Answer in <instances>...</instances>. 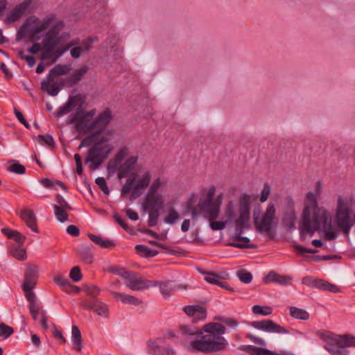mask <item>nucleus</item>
Returning <instances> with one entry per match:
<instances>
[{
  "mask_svg": "<svg viewBox=\"0 0 355 355\" xmlns=\"http://www.w3.org/2000/svg\"><path fill=\"white\" fill-rule=\"evenodd\" d=\"M110 293L117 300H121L124 304H133L135 306H138L142 303L141 300L135 297V296L127 295L125 293H117L114 291H111Z\"/></svg>",
  "mask_w": 355,
  "mask_h": 355,
  "instance_id": "nucleus-24",
  "label": "nucleus"
},
{
  "mask_svg": "<svg viewBox=\"0 0 355 355\" xmlns=\"http://www.w3.org/2000/svg\"><path fill=\"white\" fill-rule=\"evenodd\" d=\"M70 278L75 282H79L82 279V274L79 266H74L69 272Z\"/></svg>",
  "mask_w": 355,
  "mask_h": 355,
  "instance_id": "nucleus-49",
  "label": "nucleus"
},
{
  "mask_svg": "<svg viewBox=\"0 0 355 355\" xmlns=\"http://www.w3.org/2000/svg\"><path fill=\"white\" fill-rule=\"evenodd\" d=\"M42 183L44 187H48V188L53 187L55 186H58L65 191L67 189V187L65 184H64L62 182L58 181V180L55 181V182H53L51 180H49L48 178H44L42 180Z\"/></svg>",
  "mask_w": 355,
  "mask_h": 355,
  "instance_id": "nucleus-47",
  "label": "nucleus"
},
{
  "mask_svg": "<svg viewBox=\"0 0 355 355\" xmlns=\"http://www.w3.org/2000/svg\"><path fill=\"white\" fill-rule=\"evenodd\" d=\"M38 273L39 269L36 264H28L25 272L24 283L23 285L35 287L37 284Z\"/></svg>",
  "mask_w": 355,
  "mask_h": 355,
  "instance_id": "nucleus-20",
  "label": "nucleus"
},
{
  "mask_svg": "<svg viewBox=\"0 0 355 355\" xmlns=\"http://www.w3.org/2000/svg\"><path fill=\"white\" fill-rule=\"evenodd\" d=\"M113 146L103 140L96 141L89 149L87 156L85 159L86 163H89V169L95 171L107 158L109 154L112 151Z\"/></svg>",
  "mask_w": 355,
  "mask_h": 355,
  "instance_id": "nucleus-10",
  "label": "nucleus"
},
{
  "mask_svg": "<svg viewBox=\"0 0 355 355\" xmlns=\"http://www.w3.org/2000/svg\"><path fill=\"white\" fill-rule=\"evenodd\" d=\"M300 229L302 235L309 234L311 236L322 229L328 241H333L338 236L332 227L331 215L326 209L318 206L316 197L312 192L306 194Z\"/></svg>",
  "mask_w": 355,
  "mask_h": 355,
  "instance_id": "nucleus-4",
  "label": "nucleus"
},
{
  "mask_svg": "<svg viewBox=\"0 0 355 355\" xmlns=\"http://www.w3.org/2000/svg\"><path fill=\"white\" fill-rule=\"evenodd\" d=\"M14 333V329L5 323H0V337L7 339Z\"/></svg>",
  "mask_w": 355,
  "mask_h": 355,
  "instance_id": "nucleus-43",
  "label": "nucleus"
},
{
  "mask_svg": "<svg viewBox=\"0 0 355 355\" xmlns=\"http://www.w3.org/2000/svg\"><path fill=\"white\" fill-rule=\"evenodd\" d=\"M71 341L73 345V349L80 352L83 348V340L80 329L76 325L71 328Z\"/></svg>",
  "mask_w": 355,
  "mask_h": 355,
  "instance_id": "nucleus-25",
  "label": "nucleus"
},
{
  "mask_svg": "<svg viewBox=\"0 0 355 355\" xmlns=\"http://www.w3.org/2000/svg\"><path fill=\"white\" fill-rule=\"evenodd\" d=\"M71 69V65L56 64L51 69L48 74L47 79L41 83V89L52 96H55L64 86L71 87L78 83L88 71V67L83 66L74 71L73 74L66 78H58L60 76L67 74Z\"/></svg>",
  "mask_w": 355,
  "mask_h": 355,
  "instance_id": "nucleus-5",
  "label": "nucleus"
},
{
  "mask_svg": "<svg viewBox=\"0 0 355 355\" xmlns=\"http://www.w3.org/2000/svg\"><path fill=\"white\" fill-rule=\"evenodd\" d=\"M55 218L61 223L68 220V209L59 207H53Z\"/></svg>",
  "mask_w": 355,
  "mask_h": 355,
  "instance_id": "nucleus-37",
  "label": "nucleus"
},
{
  "mask_svg": "<svg viewBox=\"0 0 355 355\" xmlns=\"http://www.w3.org/2000/svg\"><path fill=\"white\" fill-rule=\"evenodd\" d=\"M80 305L85 309L92 310L100 316L107 318L109 315L107 305L99 299L84 300Z\"/></svg>",
  "mask_w": 355,
  "mask_h": 355,
  "instance_id": "nucleus-13",
  "label": "nucleus"
},
{
  "mask_svg": "<svg viewBox=\"0 0 355 355\" xmlns=\"http://www.w3.org/2000/svg\"><path fill=\"white\" fill-rule=\"evenodd\" d=\"M270 193V187L268 183H265L261 193L260 201L263 202L267 200Z\"/></svg>",
  "mask_w": 355,
  "mask_h": 355,
  "instance_id": "nucleus-54",
  "label": "nucleus"
},
{
  "mask_svg": "<svg viewBox=\"0 0 355 355\" xmlns=\"http://www.w3.org/2000/svg\"><path fill=\"white\" fill-rule=\"evenodd\" d=\"M237 276L241 280V282L245 284L250 283L252 279V275L251 274V272L243 269L238 271Z\"/></svg>",
  "mask_w": 355,
  "mask_h": 355,
  "instance_id": "nucleus-46",
  "label": "nucleus"
},
{
  "mask_svg": "<svg viewBox=\"0 0 355 355\" xmlns=\"http://www.w3.org/2000/svg\"><path fill=\"white\" fill-rule=\"evenodd\" d=\"M10 253L19 261H24L27 258L26 250L20 246H13L10 250Z\"/></svg>",
  "mask_w": 355,
  "mask_h": 355,
  "instance_id": "nucleus-35",
  "label": "nucleus"
},
{
  "mask_svg": "<svg viewBox=\"0 0 355 355\" xmlns=\"http://www.w3.org/2000/svg\"><path fill=\"white\" fill-rule=\"evenodd\" d=\"M135 177L128 178L125 183L123 184L121 189V196H125V194L130 193L132 190L134 191V187L136 184L135 183Z\"/></svg>",
  "mask_w": 355,
  "mask_h": 355,
  "instance_id": "nucleus-42",
  "label": "nucleus"
},
{
  "mask_svg": "<svg viewBox=\"0 0 355 355\" xmlns=\"http://www.w3.org/2000/svg\"><path fill=\"white\" fill-rule=\"evenodd\" d=\"M129 149L127 147L121 148L114 157L110 159L107 164V171L114 174L117 171L119 179L128 175L135 168L138 161V156H131L122 162L123 159L128 155Z\"/></svg>",
  "mask_w": 355,
  "mask_h": 355,
  "instance_id": "nucleus-7",
  "label": "nucleus"
},
{
  "mask_svg": "<svg viewBox=\"0 0 355 355\" xmlns=\"http://www.w3.org/2000/svg\"><path fill=\"white\" fill-rule=\"evenodd\" d=\"M164 205V197L159 193H146L143 207L146 210H160Z\"/></svg>",
  "mask_w": 355,
  "mask_h": 355,
  "instance_id": "nucleus-15",
  "label": "nucleus"
},
{
  "mask_svg": "<svg viewBox=\"0 0 355 355\" xmlns=\"http://www.w3.org/2000/svg\"><path fill=\"white\" fill-rule=\"evenodd\" d=\"M180 331L187 349L191 352L207 354L220 352L228 344L223 336L225 327L220 323H208L202 329L191 325H180Z\"/></svg>",
  "mask_w": 355,
  "mask_h": 355,
  "instance_id": "nucleus-3",
  "label": "nucleus"
},
{
  "mask_svg": "<svg viewBox=\"0 0 355 355\" xmlns=\"http://www.w3.org/2000/svg\"><path fill=\"white\" fill-rule=\"evenodd\" d=\"M159 288L162 295L166 297L171 295L177 286L172 281H166L159 284Z\"/></svg>",
  "mask_w": 355,
  "mask_h": 355,
  "instance_id": "nucleus-33",
  "label": "nucleus"
},
{
  "mask_svg": "<svg viewBox=\"0 0 355 355\" xmlns=\"http://www.w3.org/2000/svg\"><path fill=\"white\" fill-rule=\"evenodd\" d=\"M88 236L94 243L101 246V248H112L115 246V243L113 241L110 239H105L101 236L89 234Z\"/></svg>",
  "mask_w": 355,
  "mask_h": 355,
  "instance_id": "nucleus-26",
  "label": "nucleus"
},
{
  "mask_svg": "<svg viewBox=\"0 0 355 355\" xmlns=\"http://www.w3.org/2000/svg\"><path fill=\"white\" fill-rule=\"evenodd\" d=\"M183 310L187 315L193 317V322L204 320L207 316L206 309L200 305L186 306Z\"/></svg>",
  "mask_w": 355,
  "mask_h": 355,
  "instance_id": "nucleus-18",
  "label": "nucleus"
},
{
  "mask_svg": "<svg viewBox=\"0 0 355 355\" xmlns=\"http://www.w3.org/2000/svg\"><path fill=\"white\" fill-rule=\"evenodd\" d=\"M218 320L227 326L233 329H236L239 326V322L232 318L220 317L218 318Z\"/></svg>",
  "mask_w": 355,
  "mask_h": 355,
  "instance_id": "nucleus-53",
  "label": "nucleus"
},
{
  "mask_svg": "<svg viewBox=\"0 0 355 355\" xmlns=\"http://www.w3.org/2000/svg\"><path fill=\"white\" fill-rule=\"evenodd\" d=\"M203 274H205V280L208 283L215 284L217 286H223L222 282L220 280L221 278H225L228 275L225 272L223 273V275H219L214 272H203Z\"/></svg>",
  "mask_w": 355,
  "mask_h": 355,
  "instance_id": "nucleus-31",
  "label": "nucleus"
},
{
  "mask_svg": "<svg viewBox=\"0 0 355 355\" xmlns=\"http://www.w3.org/2000/svg\"><path fill=\"white\" fill-rule=\"evenodd\" d=\"M295 248L296 249L297 253L300 254H303L305 252L315 254L318 252V250L315 249L306 248L300 245H295Z\"/></svg>",
  "mask_w": 355,
  "mask_h": 355,
  "instance_id": "nucleus-59",
  "label": "nucleus"
},
{
  "mask_svg": "<svg viewBox=\"0 0 355 355\" xmlns=\"http://www.w3.org/2000/svg\"><path fill=\"white\" fill-rule=\"evenodd\" d=\"M114 218L115 221L121 227H122L124 230H128V226L127 223L125 222V220L121 218V216L119 214H117V213L114 214Z\"/></svg>",
  "mask_w": 355,
  "mask_h": 355,
  "instance_id": "nucleus-61",
  "label": "nucleus"
},
{
  "mask_svg": "<svg viewBox=\"0 0 355 355\" xmlns=\"http://www.w3.org/2000/svg\"><path fill=\"white\" fill-rule=\"evenodd\" d=\"M95 115V110L85 112L83 106H79L74 113L69 116L66 122L68 125L75 123V128L80 133H96V125L94 119Z\"/></svg>",
  "mask_w": 355,
  "mask_h": 355,
  "instance_id": "nucleus-9",
  "label": "nucleus"
},
{
  "mask_svg": "<svg viewBox=\"0 0 355 355\" xmlns=\"http://www.w3.org/2000/svg\"><path fill=\"white\" fill-rule=\"evenodd\" d=\"M165 184H166V181H164V180H161V178H157L153 180V182L152 184L150 185L147 193H158L157 191H158L159 189L160 188V187Z\"/></svg>",
  "mask_w": 355,
  "mask_h": 355,
  "instance_id": "nucleus-44",
  "label": "nucleus"
},
{
  "mask_svg": "<svg viewBox=\"0 0 355 355\" xmlns=\"http://www.w3.org/2000/svg\"><path fill=\"white\" fill-rule=\"evenodd\" d=\"M31 38L39 40V35L46 31V33L41 44L34 43L28 51L31 54L37 53L41 49L42 60H50V64L55 63L58 59L67 52L71 47L78 44V41H72L64 46L70 37L69 33L60 31L64 26L63 20L57 19L55 15L50 14L43 19L33 17L31 19Z\"/></svg>",
  "mask_w": 355,
  "mask_h": 355,
  "instance_id": "nucleus-2",
  "label": "nucleus"
},
{
  "mask_svg": "<svg viewBox=\"0 0 355 355\" xmlns=\"http://www.w3.org/2000/svg\"><path fill=\"white\" fill-rule=\"evenodd\" d=\"M135 177L128 178L125 183L123 184L121 189V196H125V194L130 193L132 190L134 191V187L136 184L135 183Z\"/></svg>",
  "mask_w": 355,
  "mask_h": 355,
  "instance_id": "nucleus-41",
  "label": "nucleus"
},
{
  "mask_svg": "<svg viewBox=\"0 0 355 355\" xmlns=\"http://www.w3.org/2000/svg\"><path fill=\"white\" fill-rule=\"evenodd\" d=\"M83 99L80 95L69 96L67 102L59 108L58 116H61L71 112L76 106H83Z\"/></svg>",
  "mask_w": 355,
  "mask_h": 355,
  "instance_id": "nucleus-17",
  "label": "nucleus"
},
{
  "mask_svg": "<svg viewBox=\"0 0 355 355\" xmlns=\"http://www.w3.org/2000/svg\"><path fill=\"white\" fill-rule=\"evenodd\" d=\"M296 220V214L293 208H289L287 210L283 217V224L288 229H293L295 227V223Z\"/></svg>",
  "mask_w": 355,
  "mask_h": 355,
  "instance_id": "nucleus-29",
  "label": "nucleus"
},
{
  "mask_svg": "<svg viewBox=\"0 0 355 355\" xmlns=\"http://www.w3.org/2000/svg\"><path fill=\"white\" fill-rule=\"evenodd\" d=\"M215 191V187L211 186L208 189L206 196L200 199L197 208L188 205V209L191 211L193 218H196L198 214H202L205 218L209 220L210 227L214 231L223 230L227 222L234 220L236 228L232 239L234 241L230 243L228 245L238 248H257V245L248 244L250 239L248 237L241 236L250 220V196L248 194H243L240 198L238 218H236V214L233 203L229 202L225 209V216L227 220L215 221L219 216L223 198L222 194L214 198Z\"/></svg>",
  "mask_w": 355,
  "mask_h": 355,
  "instance_id": "nucleus-1",
  "label": "nucleus"
},
{
  "mask_svg": "<svg viewBox=\"0 0 355 355\" xmlns=\"http://www.w3.org/2000/svg\"><path fill=\"white\" fill-rule=\"evenodd\" d=\"M8 171L16 174L22 175L25 173L26 168L23 165L20 164L18 162L12 161V164L8 166Z\"/></svg>",
  "mask_w": 355,
  "mask_h": 355,
  "instance_id": "nucleus-40",
  "label": "nucleus"
},
{
  "mask_svg": "<svg viewBox=\"0 0 355 355\" xmlns=\"http://www.w3.org/2000/svg\"><path fill=\"white\" fill-rule=\"evenodd\" d=\"M148 211V225L153 227L157 225L160 210H147Z\"/></svg>",
  "mask_w": 355,
  "mask_h": 355,
  "instance_id": "nucleus-45",
  "label": "nucleus"
},
{
  "mask_svg": "<svg viewBox=\"0 0 355 355\" xmlns=\"http://www.w3.org/2000/svg\"><path fill=\"white\" fill-rule=\"evenodd\" d=\"M324 342V348L332 355H343L347 352L346 348L355 347V337L349 335H338L328 331L318 332Z\"/></svg>",
  "mask_w": 355,
  "mask_h": 355,
  "instance_id": "nucleus-6",
  "label": "nucleus"
},
{
  "mask_svg": "<svg viewBox=\"0 0 355 355\" xmlns=\"http://www.w3.org/2000/svg\"><path fill=\"white\" fill-rule=\"evenodd\" d=\"M95 134L96 133H93L92 135H89V136L84 138L81 141V142H80V145L78 146V148H81L83 147H87V146H91L92 144V143H93V139H94V136Z\"/></svg>",
  "mask_w": 355,
  "mask_h": 355,
  "instance_id": "nucleus-60",
  "label": "nucleus"
},
{
  "mask_svg": "<svg viewBox=\"0 0 355 355\" xmlns=\"http://www.w3.org/2000/svg\"><path fill=\"white\" fill-rule=\"evenodd\" d=\"M178 218V213L174 209L172 208L169 210V214L165 218L164 222L167 224H173Z\"/></svg>",
  "mask_w": 355,
  "mask_h": 355,
  "instance_id": "nucleus-51",
  "label": "nucleus"
},
{
  "mask_svg": "<svg viewBox=\"0 0 355 355\" xmlns=\"http://www.w3.org/2000/svg\"><path fill=\"white\" fill-rule=\"evenodd\" d=\"M112 119V112L109 108L105 109L98 117L94 119L96 125V133H101Z\"/></svg>",
  "mask_w": 355,
  "mask_h": 355,
  "instance_id": "nucleus-19",
  "label": "nucleus"
},
{
  "mask_svg": "<svg viewBox=\"0 0 355 355\" xmlns=\"http://www.w3.org/2000/svg\"><path fill=\"white\" fill-rule=\"evenodd\" d=\"M135 249L139 254L146 258L153 257L158 254V251L150 250L144 245H137Z\"/></svg>",
  "mask_w": 355,
  "mask_h": 355,
  "instance_id": "nucleus-34",
  "label": "nucleus"
},
{
  "mask_svg": "<svg viewBox=\"0 0 355 355\" xmlns=\"http://www.w3.org/2000/svg\"><path fill=\"white\" fill-rule=\"evenodd\" d=\"M78 254L82 261L86 263H91L93 261V255L90 248L88 246H82L79 248Z\"/></svg>",
  "mask_w": 355,
  "mask_h": 355,
  "instance_id": "nucleus-32",
  "label": "nucleus"
},
{
  "mask_svg": "<svg viewBox=\"0 0 355 355\" xmlns=\"http://www.w3.org/2000/svg\"><path fill=\"white\" fill-rule=\"evenodd\" d=\"M22 288L26 295V298L29 302V304H34L37 303L36 295L33 291L34 287H31L26 285H23Z\"/></svg>",
  "mask_w": 355,
  "mask_h": 355,
  "instance_id": "nucleus-38",
  "label": "nucleus"
},
{
  "mask_svg": "<svg viewBox=\"0 0 355 355\" xmlns=\"http://www.w3.org/2000/svg\"><path fill=\"white\" fill-rule=\"evenodd\" d=\"M94 42V40L92 38H89L87 40L84 42L82 46H79L82 51V52L87 51L92 48V44Z\"/></svg>",
  "mask_w": 355,
  "mask_h": 355,
  "instance_id": "nucleus-64",
  "label": "nucleus"
},
{
  "mask_svg": "<svg viewBox=\"0 0 355 355\" xmlns=\"http://www.w3.org/2000/svg\"><path fill=\"white\" fill-rule=\"evenodd\" d=\"M14 112H15V114L17 119L19 120V121L21 123H22L26 128H29L30 125H29L28 123L26 121L23 114L16 107L14 108Z\"/></svg>",
  "mask_w": 355,
  "mask_h": 355,
  "instance_id": "nucleus-57",
  "label": "nucleus"
},
{
  "mask_svg": "<svg viewBox=\"0 0 355 355\" xmlns=\"http://www.w3.org/2000/svg\"><path fill=\"white\" fill-rule=\"evenodd\" d=\"M38 137L43 141L49 147L55 146V141L53 137L50 135H39Z\"/></svg>",
  "mask_w": 355,
  "mask_h": 355,
  "instance_id": "nucleus-55",
  "label": "nucleus"
},
{
  "mask_svg": "<svg viewBox=\"0 0 355 355\" xmlns=\"http://www.w3.org/2000/svg\"><path fill=\"white\" fill-rule=\"evenodd\" d=\"M289 315L297 320H308L309 319V313L303 309L295 306H289Z\"/></svg>",
  "mask_w": 355,
  "mask_h": 355,
  "instance_id": "nucleus-30",
  "label": "nucleus"
},
{
  "mask_svg": "<svg viewBox=\"0 0 355 355\" xmlns=\"http://www.w3.org/2000/svg\"><path fill=\"white\" fill-rule=\"evenodd\" d=\"M87 294L92 297V300L98 299L97 295L100 292V288L96 286H92L86 290Z\"/></svg>",
  "mask_w": 355,
  "mask_h": 355,
  "instance_id": "nucleus-58",
  "label": "nucleus"
},
{
  "mask_svg": "<svg viewBox=\"0 0 355 355\" xmlns=\"http://www.w3.org/2000/svg\"><path fill=\"white\" fill-rule=\"evenodd\" d=\"M122 275L126 280V286L132 291H141L157 285L156 282H150L142 277H138L136 273L129 271Z\"/></svg>",
  "mask_w": 355,
  "mask_h": 355,
  "instance_id": "nucleus-11",
  "label": "nucleus"
},
{
  "mask_svg": "<svg viewBox=\"0 0 355 355\" xmlns=\"http://www.w3.org/2000/svg\"><path fill=\"white\" fill-rule=\"evenodd\" d=\"M351 198L338 196L335 213V222L337 228L346 236H349V232L355 223L354 218H351Z\"/></svg>",
  "mask_w": 355,
  "mask_h": 355,
  "instance_id": "nucleus-8",
  "label": "nucleus"
},
{
  "mask_svg": "<svg viewBox=\"0 0 355 355\" xmlns=\"http://www.w3.org/2000/svg\"><path fill=\"white\" fill-rule=\"evenodd\" d=\"M19 217L26 224V225L33 232H39L38 228L37 227V218L34 211L32 209H21L19 214Z\"/></svg>",
  "mask_w": 355,
  "mask_h": 355,
  "instance_id": "nucleus-21",
  "label": "nucleus"
},
{
  "mask_svg": "<svg viewBox=\"0 0 355 355\" xmlns=\"http://www.w3.org/2000/svg\"><path fill=\"white\" fill-rule=\"evenodd\" d=\"M67 232L73 236H77L80 234V230L76 225H70L67 228Z\"/></svg>",
  "mask_w": 355,
  "mask_h": 355,
  "instance_id": "nucleus-63",
  "label": "nucleus"
},
{
  "mask_svg": "<svg viewBox=\"0 0 355 355\" xmlns=\"http://www.w3.org/2000/svg\"><path fill=\"white\" fill-rule=\"evenodd\" d=\"M319 278H313L310 276L304 277L302 279V283L309 287L317 288Z\"/></svg>",
  "mask_w": 355,
  "mask_h": 355,
  "instance_id": "nucleus-50",
  "label": "nucleus"
},
{
  "mask_svg": "<svg viewBox=\"0 0 355 355\" xmlns=\"http://www.w3.org/2000/svg\"><path fill=\"white\" fill-rule=\"evenodd\" d=\"M31 315L34 320H37L38 319L39 313L41 314V311H43L42 307L37 304H29L28 306Z\"/></svg>",
  "mask_w": 355,
  "mask_h": 355,
  "instance_id": "nucleus-48",
  "label": "nucleus"
},
{
  "mask_svg": "<svg viewBox=\"0 0 355 355\" xmlns=\"http://www.w3.org/2000/svg\"><path fill=\"white\" fill-rule=\"evenodd\" d=\"M54 207H62V208H65L68 210L72 209L71 207L69 205V203L60 195H58L57 204L55 205Z\"/></svg>",
  "mask_w": 355,
  "mask_h": 355,
  "instance_id": "nucleus-56",
  "label": "nucleus"
},
{
  "mask_svg": "<svg viewBox=\"0 0 355 355\" xmlns=\"http://www.w3.org/2000/svg\"><path fill=\"white\" fill-rule=\"evenodd\" d=\"M28 25V22H26L23 26H21V27L17 32V40H20L21 38H23L24 37H25L26 35V33H27L26 29H27Z\"/></svg>",
  "mask_w": 355,
  "mask_h": 355,
  "instance_id": "nucleus-62",
  "label": "nucleus"
},
{
  "mask_svg": "<svg viewBox=\"0 0 355 355\" xmlns=\"http://www.w3.org/2000/svg\"><path fill=\"white\" fill-rule=\"evenodd\" d=\"M275 215V205L270 203L268 205L260 224H258L257 220H255V225L258 231L259 232H266L271 239H272V236L270 235V231Z\"/></svg>",
  "mask_w": 355,
  "mask_h": 355,
  "instance_id": "nucleus-12",
  "label": "nucleus"
},
{
  "mask_svg": "<svg viewBox=\"0 0 355 355\" xmlns=\"http://www.w3.org/2000/svg\"><path fill=\"white\" fill-rule=\"evenodd\" d=\"M30 3L31 0H26L14 8L10 13L6 17V22L13 23L20 19L25 12Z\"/></svg>",
  "mask_w": 355,
  "mask_h": 355,
  "instance_id": "nucleus-22",
  "label": "nucleus"
},
{
  "mask_svg": "<svg viewBox=\"0 0 355 355\" xmlns=\"http://www.w3.org/2000/svg\"><path fill=\"white\" fill-rule=\"evenodd\" d=\"M151 175L149 171H146L143 176L139 179L134 187V194L139 196L141 193H137L138 191L146 188L150 182Z\"/></svg>",
  "mask_w": 355,
  "mask_h": 355,
  "instance_id": "nucleus-27",
  "label": "nucleus"
},
{
  "mask_svg": "<svg viewBox=\"0 0 355 355\" xmlns=\"http://www.w3.org/2000/svg\"><path fill=\"white\" fill-rule=\"evenodd\" d=\"M293 278L289 275H282L275 271H270L264 277L265 284L275 283L281 286H288L291 284Z\"/></svg>",
  "mask_w": 355,
  "mask_h": 355,
  "instance_id": "nucleus-16",
  "label": "nucleus"
},
{
  "mask_svg": "<svg viewBox=\"0 0 355 355\" xmlns=\"http://www.w3.org/2000/svg\"><path fill=\"white\" fill-rule=\"evenodd\" d=\"M148 352L152 355H173L175 351L172 348L160 346L156 340H150L147 343Z\"/></svg>",
  "mask_w": 355,
  "mask_h": 355,
  "instance_id": "nucleus-23",
  "label": "nucleus"
},
{
  "mask_svg": "<svg viewBox=\"0 0 355 355\" xmlns=\"http://www.w3.org/2000/svg\"><path fill=\"white\" fill-rule=\"evenodd\" d=\"M252 311L254 314L266 316L272 313V309L269 306H261L260 305H254L252 306Z\"/></svg>",
  "mask_w": 355,
  "mask_h": 355,
  "instance_id": "nucleus-36",
  "label": "nucleus"
},
{
  "mask_svg": "<svg viewBox=\"0 0 355 355\" xmlns=\"http://www.w3.org/2000/svg\"><path fill=\"white\" fill-rule=\"evenodd\" d=\"M95 182L105 195H108L110 193V190L107 186V183L104 178H97L95 180Z\"/></svg>",
  "mask_w": 355,
  "mask_h": 355,
  "instance_id": "nucleus-52",
  "label": "nucleus"
},
{
  "mask_svg": "<svg viewBox=\"0 0 355 355\" xmlns=\"http://www.w3.org/2000/svg\"><path fill=\"white\" fill-rule=\"evenodd\" d=\"M317 288L333 293H338L341 292L340 288L337 285L331 284L329 282L322 279H319Z\"/></svg>",
  "mask_w": 355,
  "mask_h": 355,
  "instance_id": "nucleus-28",
  "label": "nucleus"
},
{
  "mask_svg": "<svg viewBox=\"0 0 355 355\" xmlns=\"http://www.w3.org/2000/svg\"><path fill=\"white\" fill-rule=\"evenodd\" d=\"M54 282L63 291H66L67 288L69 286L70 282L69 279L63 275L56 274L53 276Z\"/></svg>",
  "mask_w": 355,
  "mask_h": 355,
  "instance_id": "nucleus-39",
  "label": "nucleus"
},
{
  "mask_svg": "<svg viewBox=\"0 0 355 355\" xmlns=\"http://www.w3.org/2000/svg\"><path fill=\"white\" fill-rule=\"evenodd\" d=\"M251 325L259 330L270 333L288 334V331L283 327L275 323L271 320L252 322Z\"/></svg>",
  "mask_w": 355,
  "mask_h": 355,
  "instance_id": "nucleus-14",
  "label": "nucleus"
}]
</instances>
